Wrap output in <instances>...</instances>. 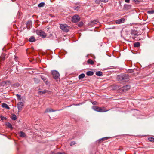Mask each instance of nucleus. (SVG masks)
Segmentation results:
<instances>
[{"label":"nucleus","instance_id":"nucleus-1","mask_svg":"<svg viewBox=\"0 0 154 154\" xmlns=\"http://www.w3.org/2000/svg\"><path fill=\"white\" fill-rule=\"evenodd\" d=\"M60 27L63 31L66 32H68L69 29V27L66 24H61Z\"/></svg>","mask_w":154,"mask_h":154},{"label":"nucleus","instance_id":"nucleus-2","mask_svg":"<svg viewBox=\"0 0 154 154\" xmlns=\"http://www.w3.org/2000/svg\"><path fill=\"white\" fill-rule=\"evenodd\" d=\"M129 78V76L127 74H124L119 76L118 78L119 80L120 81L123 80L126 81V80L128 79Z\"/></svg>","mask_w":154,"mask_h":154},{"label":"nucleus","instance_id":"nucleus-3","mask_svg":"<svg viewBox=\"0 0 154 154\" xmlns=\"http://www.w3.org/2000/svg\"><path fill=\"white\" fill-rule=\"evenodd\" d=\"M52 74L54 79L57 80L59 79L60 74L56 70L52 71Z\"/></svg>","mask_w":154,"mask_h":154},{"label":"nucleus","instance_id":"nucleus-4","mask_svg":"<svg viewBox=\"0 0 154 154\" xmlns=\"http://www.w3.org/2000/svg\"><path fill=\"white\" fill-rule=\"evenodd\" d=\"M80 19V17L79 16L75 15L72 17L71 20L73 23H76L78 22Z\"/></svg>","mask_w":154,"mask_h":154},{"label":"nucleus","instance_id":"nucleus-5","mask_svg":"<svg viewBox=\"0 0 154 154\" xmlns=\"http://www.w3.org/2000/svg\"><path fill=\"white\" fill-rule=\"evenodd\" d=\"M36 33L39 35L43 38H45L46 36V33L41 30H37L36 31Z\"/></svg>","mask_w":154,"mask_h":154},{"label":"nucleus","instance_id":"nucleus-6","mask_svg":"<svg viewBox=\"0 0 154 154\" xmlns=\"http://www.w3.org/2000/svg\"><path fill=\"white\" fill-rule=\"evenodd\" d=\"M130 88V86L129 85H127L123 86L122 87L120 88V90L122 91L125 92H126Z\"/></svg>","mask_w":154,"mask_h":154},{"label":"nucleus","instance_id":"nucleus-7","mask_svg":"<svg viewBox=\"0 0 154 154\" xmlns=\"http://www.w3.org/2000/svg\"><path fill=\"white\" fill-rule=\"evenodd\" d=\"M125 21V19L123 18H121L116 21V24H120L122 23H124Z\"/></svg>","mask_w":154,"mask_h":154},{"label":"nucleus","instance_id":"nucleus-8","mask_svg":"<svg viewBox=\"0 0 154 154\" xmlns=\"http://www.w3.org/2000/svg\"><path fill=\"white\" fill-rule=\"evenodd\" d=\"M23 106V103L21 102H18L17 104V106L19 110H21Z\"/></svg>","mask_w":154,"mask_h":154},{"label":"nucleus","instance_id":"nucleus-9","mask_svg":"<svg viewBox=\"0 0 154 154\" xmlns=\"http://www.w3.org/2000/svg\"><path fill=\"white\" fill-rule=\"evenodd\" d=\"M98 21L97 20H94L91 21V22H90L88 24V26H93V25H94V24H97V23H98Z\"/></svg>","mask_w":154,"mask_h":154},{"label":"nucleus","instance_id":"nucleus-10","mask_svg":"<svg viewBox=\"0 0 154 154\" xmlns=\"http://www.w3.org/2000/svg\"><path fill=\"white\" fill-rule=\"evenodd\" d=\"M2 106L3 108H5L8 109H10V107L8 106L6 103H3L2 104Z\"/></svg>","mask_w":154,"mask_h":154},{"label":"nucleus","instance_id":"nucleus-11","mask_svg":"<svg viewBox=\"0 0 154 154\" xmlns=\"http://www.w3.org/2000/svg\"><path fill=\"white\" fill-rule=\"evenodd\" d=\"M137 35V34L135 31H133L131 33V37L132 38L133 40L135 39V37L134 36Z\"/></svg>","mask_w":154,"mask_h":154},{"label":"nucleus","instance_id":"nucleus-12","mask_svg":"<svg viewBox=\"0 0 154 154\" xmlns=\"http://www.w3.org/2000/svg\"><path fill=\"white\" fill-rule=\"evenodd\" d=\"M55 110H54L52 109L51 108H48L45 111V112L46 113L48 112H53L55 111Z\"/></svg>","mask_w":154,"mask_h":154},{"label":"nucleus","instance_id":"nucleus-13","mask_svg":"<svg viewBox=\"0 0 154 154\" xmlns=\"http://www.w3.org/2000/svg\"><path fill=\"white\" fill-rule=\"evenodd\" d=\"M92 108L94 110L96 111H97L98 112H99V110H100V107H98V106H94L92 107Z\"/></svg>","mask_w":154,"mask_h":154},{"label":"nucleus","instance_id":"nucleus-14","mask_svg":"<svg viewBox=\"0 0 154 154\" xmlns=\"http://www.w3.org/2000/svg\"><path fill=\"white\" fill-rule=\"evenodd\" d=\"M86 74L88 76H91L93 75L94 74V72L92 71H89L86 73Z\"/></svg>","mask_w":154,"mask_h":154},{"label":"nucleus","instance_id":"nucleus-15","mask_svg":"<svg viewBox=\"0 0 154 154\" xmlns=\"http://www.w3.org/2000/svg\"><path fill=\"white\" fill-rule=\"evenodd\" d=\"M19 134L20 136L21 137H24L26 136L25 133L23 131H21Z\"/></svg>","mask_w":154,"mask_h":154},{"label":"nucleus","instance_id":"nucleus-16","mask_svg":"<svg viewBox=\"0 0 154 154\" xmlns=\"http://www.w3.org/2000/svg\"><path fill=\"white\" fill-rule=\"evenodd\" d=\"M108 110H106L105 109V108L104 107L103 108H100V110H99V112H107Z\"/></svg>","mask_w":154,"mask_h":154},{"label":"nucleus","instance_id":"nucleus-17","mask_svg":"<svg viewBox=\"0 0 154 154\" xmlns=\"http://www.w3.org/2000/svg\"><path fill=\"white\" fill-rule=\"evenodd\" d=\"M46 93H49V92L46 90H44L43 91H39L38 92V94H40L41 93H42L43 94H45Z\"/></svg>","mask_w":154,"mask_h":154},{"label":"nucleus","instance_id":"nucleus-18","mask_svg":"<svg viewBox=\"0 0 154 154\" xmlns=\"http://www.w3.org/2000/svg\"><path fill=\"white\" fill-rule=\"evenodd\" d=\"M35 38L33 36H32L29 39V41L30 42H32L35 41Z\"/></svg>","mask_w":154,"mask_h":154},{"label":"nucleus","instance_id":"nucleus-19","mask_svg":"<svg viewBox=\"0 0 154 154\" xmlns=\"http://www.w3.org/2000/svg\"><path fill=\"white\" fill-rule=\"evenodd\" d=\"M96 75L98 76H101L103 75V73L101 71H97L96 72Z\"/></svg>","mask_w":154,"mask_h":154},{"label":"nucleus","instance_id":"nucleus-20","mask_svg":"<svg viewBox=\"0 0 154 154\" xmlns=\"http://www.w3.org/2000/svg\"><path fill=\"white\" fill-rule=\"evenodd\" d=\"M140 43L138 42H135L134 44V46L136 47H138L140 46Z\"/></svg>","mask_w":154,"mask_h":154},{"label":"nucleus","instance_id":"nucleus-21","mask_svg":"<svg viewBox=\"0 0 154 154\" xmlns=\"http://www.w3.org/2000/svg\"><path fill=\"white\" fill-rule=\"evenodd\" d=\"M32 25V22L31 21H29L27 23V27L29 29L30 28V26Z\"/></svg>","mask_w":154,"mask_h":154},{"label":"nucleus","instance_id":"nucleus-22","mask_svg":"<svg viewBox=\"0 0 154 154\" xmlns=\"http://www.w3.org/2000/svg\"><path fill=\"white\" fill-rule=\"evenodd\" d=\"M85 76V75L84 73L80 75L79 76V79H81L84 78Z\"/></svg>","mask_w":154,"mask_h":154},{"label":"nucleus","instance_id":"nucleus-23","mask_svg":"<svg viewBox=\"0 0 154 154\" xmlns=\"http://www.w3.org/2000/svg\"><path fill=\"white\" fill-rule=\"evenodd\" d=\"M88 64L93 65L94 63V62L91 59H89L88 60Z\"/></svg>","mask_w":154,"mask_h":154},{"label":"nucleus","instance_id":"nucleus-24","mask_svg":"<svg viewBox=\"0 0 154 154\" xmlns=\"http://www.w3.org/2000/svg\"><path fill=\"white\" fill-rule=\"evenodd\" d=\"M6 126L11 129H12V127L11 125L9 122H7L6 123Z\"/></svg>","mask_w":154,"mask_h":154},{"label":"nucleus","instance_id":"nucleus-25","mask_svg":"<svg viewBox=\"0 0 154 154\" xmlns=\"http://www.w3.org/2000/svg\"><path fill=\"white\" fill-rule=\"evenodd\" d=\"M45 5V3L44 2H41L38 5V6L39 7H43Z\"/></svg>","mask_w":154,"mask_h":154},{"label":"nucleus","instance_id":"nucleus-26","mask_svg":"<svg viewBox=\"0 0 154 154\" xmlns=\"http://www.w3.org/2000/svg\"><path fill=\"white\" fill-rule=\"evenodd\" d=\"M11 119L13 120H16L17 119L16 116L15 115H13L12 116Z\"/></svg>","mask_w":154,"mask_h":154},{"label":"nucleus","instance_id":"nucleus-27","mask_svg":"<svg viewBox=\"0 0 154 154\" xmlns=\"http://www.w3.org/2000/svg\"><path fill=\"white\" fill-rule=\"evenodd\" d=\"M147 13L149 14H153L154 13V10L149 11Z\"/></svg>","mask_w":154,"mask_h":154},{"label":"nucleus","instance_id":"nucleus-28","mask_svg":"<svg viewBox=\"0 0 154 154\" xmlns=\"http://www.w3.org/2000/svg\"><path fill=\"white\" fill-rule=\"evenodd\" d=\"M148 140L151 142L154 141V138L153 137H150L148 138Z\"/></svg>","mask_w":154,"mask_h":154},{"label":"nucleus","instance_id":"nucleus-29","mask_svg":"<svg viewBox=\"0 0 154 154\" xmlns=\"http://www.w3.org/2000/svg\"><path fill=\"white\" fill-rule=\"evenodd\" d=\"M41 78L45 82H47V79L45 78L42 76Z\"/></svg>","mask_w":154,"mask_h":154},{"label":"nucleus","instance_id":"nucleus-30","mask_svg":"<svg viewBox=\"0 0 154 154\" xmlns=\"http://www.w3.org/2000/svg\"><path fill=\"white\" fill-rule=\"evenodd\" d=\"M16 96H17V98L18 100H21V98L20 96V95H19L18 94H17L16 95Z\"/></svg>","mask_w":154,"mask_h":154},{"label":"nucleus","instance_id":"nucleus-31","mask_svg":"<svg viewBox=\"0 0 154 154\" xmlns=\"http://www.w3.org/2000/svg\"><path fill=\"white\" fill-rule=\"evenodd\" d=\"M100 2H101L100 0H96L95 1V3L98 4H99Z\"/></svg>","mask_w":154,"mask_h":154},{"label":"nucleus","instance_id":"nucleus-32","mask_svg":"<svg viewBox=\"0 0 154 154\" xmlns=\"http://www.w3.org/2000/svg\"><path fill=\"white\" fill-rule=\"evenodd\" d=\"M83 23L82 22H81L79 23L78 26L79 27L82 26L83 25Z\"/></svg>","mask_w":154,"mask_h":154},{"label":"nucleus","instance_id":"nucleus-33","mask_svg":"<svg viewBox=\"0 0 154 154\" xmlns=\"http://www.w3.org/2000/svg\"><path fill=\"white\" fill-rule=\"evenodd\" d=\"M75 144V142L72 141V142H71V143H70V145L71 146H72V145Z\"/></svg>","mask_w":154,"mask_h":154},{"label":"nucleus","instance_id":"nucleus-34","mask_svg":"<svg viewBox=\"0 0 154 154\" xmlns=\"http://www.w3.org/2000/svg\"><path fill=\"white\" fill-rule=\"evenodd\" d=\"M101 2H102L104 3H106L108 2V0H100Z\"/></svg>","mask_w":154,"mask_h":154},{"label":"nucleus","instance_id":"nucleus-35","mask_svg":"<svg viewBox=\"0 0 154 154\" xmlns=\"http://www.w3.org/2000/svg\"><path fill=\"white\" fill-rule=\"evenodd\" d=\"M0 117L1 118V119L2 120H3L4 119H6V118L2 116H0Z\"/></svg>","mask_w":154,"mask_h":154},{"label":"nucleus","instance_id":"nucleus-36","mask_svg":"<svg viewBox=\"0 0 154 154\" xmlns=\"http://www.w3.org/2000/svg\"><path fill=\"white\" fill-rule=\"evenodd\" d=\"M74 9L76 10H78L79 8V6H75L74 7Z\"/></svg>","mask_w":154,"mask_h":154},{"label":"nucleus","instance_id":"nucleus-37","mask_svg":"<svg viewBox=\"0 0 154 154\" xmlns=\"http://www.w3.org/2000/svg\"><path fill=\"white\" fill-rule=\"evenodd\" d=\"M125 2L127 3H129L130 2V0H125Z\"/></svg>","mask_w":154,"mask_h":154},{"label":"nucleus","instance_id":"nucleus-38","mask_svg":"<svg viewBox=\"0 0 154 154\" xmlns=\"http://www.w3.org/2000/svg\"><path fill=\"white\" fill-rule=\"evenodd\" d=\"M97 102L96 101H94V102H93V103H92V104H94V105H95V104H97Z\"/></svg>","mask_w":154,"mask_h":154},{"label":"nucleus","instance_id":"nucleus-39","mask_svg":"<svg viewBox=\"0 0 154 154\" xmlns=\"http://www.w3.org/2000/svg\"><path fill=\"white\" fill-rule=\"evenodd\" d=\"M103 139H104V138H102L101 139H100L99 140H103Z\"/></svg>","mask_w":154,"mask_h":154},{"label":"nucleus","instance_id":"nucleus-40","mask_svg":"<svg viewBox=\"0 0 154 154\" xmlns=\"http://www.w3.org/2000/svg\"><path fill=\"white\" fill-rule=\"evenodd\" d=\"M133 1L135 2H136L137 1V0H133Z\"/></svg>","mask_w":154,"mask_h":154}]
</instances>
